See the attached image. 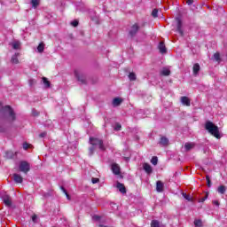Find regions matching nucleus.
I'll use <instances>...</instances> for the list:
<instances>
[{"label":"nucleus","mask_w":227,"mask_h":227,"mask_svg":"<svg viewBox=\"0 0 227 227\" xmlns=\"http://www.w3.org/2000/svg\"><path fill=\"white\" fill-rule=\"evenodd\" d=\"M0 118L8 120V121H15V112L11 106H3V104L0 103Z\"/></svg>","instance_id":"1"},{"label":"nucleus","mask_w":227,"mask_h":227,"mask_svg":"<svg viewBox=\"0 0 227 227\" xmlns=\"http://www.w3.org/2000/svg\"><path fill=\"white\" fill-rule=\"evenodd\" d=\"M205 129L209 134H211V136L216 137V139H221V137H223V135H221V131H219V127L215 126L214 122L210 121H206Z\"/></svg>","instance_id":"2"},{"label":"nucleus","mask_w":227,"mask_h":227,"mask_svg":"<svg viewBox=\"0 0 227 227\" xmlns=\"http://www.w3.org/2000/svg\"><path fill=\"white\" fill-rule=\"evenodd\" d=\"M90 143L92 145V146H98L99 150L102 152L106 150V146H104V141H102V139L90 137Z\"/></svg>","instance_id":"3"},{"label":"nucleus","mask_w":227,"mask_h":227,"mask_svg":"<svg viewBox=\"0 0 227 227\" xmlns=\"http://www.w3.org/2000/svg\"><path fill=\"white\" fill-rule=\"evenodd\" d=\"M29 169H31V165H29L27 161L23 160L20 162V171L27 175Z\"/></svg>","instance_id":"4"},{"label":"nucleus","mask_w":227,"mask_h":227,"mask_svg":"<svg viewBox=\"0 0 227 227\" xmlns=\"http://www.w3.org/2000/svg\"><path fill=\"white\" fill-rule=\"evenodd\" d=\"M137 31H139V24L135 23L131 26L129 34V35L134 36L135 35H137Z\"/></svg>","instance_id":"5"},{"label":"nucleus","mask_w":227,"mask_h":227,"mask_svg":"<svg viewBox=\"0 0 227 227\" xmlns=\"http://www.w3.org/2000/svg\"><path fill=\"white\" fill-rule=\"evenodd\" d=\"M89 17L93 22L98 24V16L97 15V12L94 10L89 11Z\"/></svg>","instance_id":"6"},{"label":"nucleus","mask_w":227,"mask_h":227,"mask_svg":"<svg viewBox=\"0 0 227 227\" xmlns=\"http://www.w3.org/2000/svg\"><path fill=\"white\" fill-rule=\"evenodd\" d=\"M176 22H177V25H176V31L177 33H179V35L181 36H184V29L182 28V20L180 18H177L176 19Z\"/></svg>","instance_id":"7"},{"label":"nucleus","mask_w":227,"mask_h":227,"mask_svg":"<svg viewBox=\"0 0 227 227\" xmlns=\"http://www.w3.org/2000/svg\"><path fill=\"white\" fill-rule=\"evenodd\" d=\"M2 200L6 207H12V197L10 195H3Z\"/></svg>","instance_id":"8"},{"label":"nucleus","mask_w":227,"mask_h":227,"mask_svg":"<svg viewBox=\"0 0 227 227\" xmlns=\"http://www.w3.org/2000/svg\"><path fill=\"white\" fill-rule=\"evenodd\" d=\"M143 169L144 171H145V173L147 175H152V173H153V168H152V166L148 163H144L143 164Z\"/></svg>","instance_id":"9"},{"label":"nucleus","mask_w":227,"mask_h":227,"mask_svg":"<svg viewBox=\"0 0 227 227\" xmlns=\"http://www.w3.org/2000/svg\"><path fill=\"white\" fill-rule=\"evenodd\" d=\"M196 143L194 142H187L184 144V150L185 152H191L193 148H195Z\"/></svg>","instance_id":"10"},{"label":"nucleus","mask_w":227,"mask_h":227,"mask_svg":"<svg viewBox=\"0 0 227 227\" xmlns=\"http://www.w3.org/2000/svg\"><path fill=\"white\" fill-rule=\"evenodd\" d=\"M116 187L121 194H127V189L125 188V185L123 184L117 182Z\"/></svg>","instance_id":"11"},{"label":"nucleus","mask_w":227,"mask_h":227,"mask_svg":"<svg viewBox=\"0 0 227 227\" xmlns=\"http://www.w3.org/2000/svg\"><path fill=\"white\" fill-rule=\"evenodd\" d=\"M4 157L5 159H14L15 157H17V152L14 153L12 150L6 151Z\"/></svg>","instance_id":"12"},{"label":"nucleus","mask_w":227,"mask_h":227,"mask_svg":"<svg viewBox=\"0 0 227 227\" xmlns=\"http://www.w3.org/2000/svg\"><path fill=\"white\" fill-rule=\"evenodd\" d=\"M159 145H160V146H168V145H169V139L166 137H161Z\"/></svg>","instance_id":"13"},{"label":"nucleus","mask_w":227,"mask_h":227,"mask_svg":"<svg viewBox=\"0 0 227 227\" xmlns=\"http://www.w3.org/2000/svg\"><path fill=\"white\" fill-rule=\"evenodd\" d=\"M200 68H201V67H200V64L196 63V64L193 65L192 70H193V75H194L195 77H198V75H199V74H200Z\"/></svg>","instance_id":"14"},{"label":"nucleus","mask_w":227,"mask_h":227,"mask_svg":"<svg viewBox=\"0 0 227 227\" xmlns=\"http://www.w3.org/2000/svg\"><path fill=\"white\" fill-rule=\"evenodd\" d=\"M158 49L161 54H166V44H164V42H160L158 45Z\"/></svg>","instance_id":"15"},{"label":"nucleus","mask_w":227,"mask_h":227,"mask_svg":"<svg viewBox=\"0 0 227 227\" xmlns=\"http://www.w3.org/2000/svg\"><path fill=\"white\" fill-rule=\"evenodd\" d=\"M74 75L80 82H84V78H82V75H81V71L79 69L74 70Z\"/></svg>","instance_id":"16"},{"label":"nucleus","mask_w":227,"mask_h":227,"mask_svg":"<svg viewBox=\"0 0 227 227\" xmlns=\"http://www.w3.org/2000/svg\"><path fill=\"white\" fill-rule=\"evenodd\" d=\"M181 104L189 107V106H191V100L189 99V98L184 96L181 98Z\"/></svg>","instance_id":"17"},{"label":"nucleus","mask_w":227,"mask_h":227,"mask_svg":"<svg viewBox=\"0 0 227 227\" xmlns=\"http://www.w3.org/2000/svg\"><path fill=\"white\" fill-rule=\"evenodd\" d=\"M112 171L114 175H120V166L116 163L112 164Z\"/></svg>","instance_id":"18"},{"label":"nucleus","mask_w":227,"mask_h":227,"mask_svg":"<svg viewBox=\"0 0 227 227\" xmlns=\"http://www.w3.org/2000/svg\"><path fill=\"white\" fill-rule=\"evenodd\" d=\"M156 191L157 192H162L164 191V184L160 181H157L156 183Z\"/></svg>","instance_id":"19"},{"label":"nucleus","mask_w":227,"mask_h":227,"mask_svg":"<svg viewBox=\"0 0 227 227\" xmlns=\"http://www.w3.org/2000/svg\"><path fill=\"white\" fill-rule=\"evenodd\" d=\"M14 182L16 184H22L23 178L20 174H13Z\"/></svg>","instance_id":"20"},{"label":"nucleus","mask_w":227,"mask_h":227,"mask_svg":"<svg viewBox=\"0 0 227 227\" xmlns=\"http://www.w3.org/2000/svg\"><path fill=\"white\" fill-rule=\"evenodd\" d=\"M10 45H12V49H14L15 51L20 49V42L19 41H13L10 43Z\"/></svg>","instance_id":"21"},{"label":"nucleus","mask_w":227,"mask_h":227,"mask_svg":"<svg viewBox=\"0 0 227 227\" xmlns=\"http://www.w3.org/2000/svg\"><path fill=\"white\" fill-rule=\"evenodd\" d=\"M11 62L14 65H17L19 63V53H15L14 55H12Z\"/></svg>","instance_id":"22"},{"label":"nucleus","mask_w":227,"mask_h":227,"mask_svg":"<svg viewBox=\"0 0 227 227\" xmlns=\"http://www.w3.org/2000/svg\"><path fill=\"white\" fill-rule=\"evenodd\" d=\"M161 75L168 76L171 74V71L168 67H163L160 71Z\"/></svg>","instance_id":"23"},{"label":"nucleus","mask_w":227,"mask_h":227,"mask_svg":"<svg viewBox=\"0 0 227 227\" xmlns=\"http://www.w3.org/2000/svg\"><path fill=\"white\" fill-rule=\"evenodd\" d=\"M32 8L36 9L40 6V0H31Z\"/></svg>","instance_id":"24"},{"label":"nucleus","mask_w":227,"mask_h":227,"mask_svg":"<svg viewBox=\"0 0 227 227\" xmlns=\"http://www.w3.org/2000/svg\"><path fill=\"white\" fill-rule=\"evenodd\" d=\"M43 84L44 88H51V82L46 77H43Z\"/></svg>","instance_id":"25"},{"label":"nucleus","mask_w":227,"mask_h":227,"mask_svg":"<svg viewBox=\"0 0 227 227\" xmlns=\"http://www.w3.org/2000/svg\"><path fill=\"white\" fill-rule=\"evenodd\" d=\"M121 102H122L121 98H114V100H113V106H120V104H121Z\"/></svg>","instance_id":"26"},{"label":"nucleus","mask_w":227,"mask_h":227,"mask_svg":"<svg viewBox=\"0 0 227 227\" xmlns=\"http://www.w3.org/2000/svg\"><path fill=\"white\" fill-rule=\"evenodd\" d=\"M217 192L219 194H224V192H226V186L224 185H220L218 188H217Z\"/></svg>","instance_id":"27"},{"label":"nucleus","mask_w":227,"mask_h":227,"mask_svg":"<svg viewBox=\"0 0 227 227\" xmlns=\"http://www.w3.org/2000/svg\"><path fill=\"white\" fill-rule=\"evenodd\" d=\"M151 227H160V223L158 220H153L151 222Z\"/></svg>","instance_id":"28"},{"label":"nucleus","mask_w":227,"mask_h":227,"mask_svg":"<svg viewBox=\"0 0 227 227\" xmlns=\"http://www.w3.org/2000/svg\"><path fill=\"white\" fill-rule=\"evenodd\" d=\"M214 60L217 61L219 63V61H221V55L219 54V52H216L213 55Z\"/></svg>","instance_id":"29"},{"label":"nucleus","mask_w":227,"mask_h":227,"mask_svg":"<svg viewBox=\"0 0 227 227\" xmlns=\"http://www.w3.org/2000/svg\"><path fill=\"white\" fill-rule=\"evenodd\" d=\"M151 162L153 163V166H157V163L159 162V158H157V156H153L151 159Z\"/></svg>","instance_id":"30"},{"label":"nucleus","mask_w":227,"mask_h":227,"mask_svg":"<svg viewBox=\"0 0 227 227\" xmlns=\"http://www.w3.org/2000/svg\"><path fill=\"white\" fill-rule=\"evenodd\" d=\"M43 49H45V45L43 44V43H41L38 46H37V51L38 52H43Z\"/></svg>","instance_id":"31"},{"label":"nucleus","mask_w":227,"mask_h":227,"mask_svg":"<svg viewBox=\"0 0 227 227\" xmlns=\"http://www.w3.org/2000/svg\"><path fill=\"white\" fill-rule=\"evenodd\" d=\"M194 226L201 227V226H203V223L201 222V220L196 219V220H194Z\"/></svg>","instance_id":"32"},{"label":"nucleus","mask_w":227,"mask_h":227,"mask_svg":"<svg viewBox=\"0 0 227 227\" xmlns=\"http://www.w3.org/2000/svg\"><path fill=\"white\" fill-rule=\"evenodd\" d=\"M152 15L154 19H157V17H159V10L157 9L153 10Z\"/></svg>","instance_id":"33"},{"label":"nucleus","mask_w":227,"mask_h":227,"mask_svg":"<svg viewBox=\"0 0 227 227\" xmlns=\"http://www.w3.org/2000/svg\"><path fill=\"white\" fill-rule=\"evenodd\" d=\"M129 81H136L137 76L134 73H129Z\"/></svg>","instance_id":"34"},{"label":"nucleus","mask_w":227,"mask_h":227,"mask_svg":"<svg viewBox=\"0 0 227 227\" xmlns=\"http://www.w3.org/2000/svg\"><path fill=\"white\" fill-rule=\"evenodd\" d=\"M183 198H184V200H186L187 201H192L191 195H187V193H183Z\"/></svg>","instance_id":"35"},{"label":"nucleus","mask_w":227,"mask_h":227,"mask_svg":"<svg viewBox=\"0 0 227 227\" xmlns=\"http://www.w3.org/2000/svg\"><path fill=\"white\" fill-rule=\"evenodd\" d=\"M206 180H207V187H212V181H210L209 176H206Z\"/></svg>","instance_id":"36"},{"label":"nucleus","mask_w":227,"mask_h":227,"mask_svg":"<svg viewBox=\"0 0 227 227\" xmlns=\"http://www.w3.org/2000/svg\"><path fill=\"white\" fill-rule=\"evenodd\" d=\"M62 192H64V194H66L67 200H70V195H68V192H67V190L65 189V187L61 186L60 187Z\"/></svg>","instance_id":"37"},{"label":"nucleus","mask_w":227,"mask_h":227,"mask_svg":"<svg viewBox=\"0 0 227 227\" xmlns=\"http://www.w3.org/2000/svg\"><path fill=\"white\" fill-rule=\"evenodd\" d=\"M71 26L77 27L79 26V21L77 20L71 21Z\"/></svg>","instance_id":"38"},{"label":"nucleus","mask_w":227,"mask_h":227,"mask_svg":"<svg viewBox=\"0 0 227 227\" xmlns=\"http://www.w3.org/2000/svg\"><path fill=\"white\" fill-rule=\"evenodd\" d=\"M100 219H102V217L98 215H95L92 216V221H100Z\"/></svg>","instance_id":"39"},{"label":"nucleus","mask_w":227,"mask_h":227,"mask_svg":"<svg viewBox=\"0 0 227 227\" xmlns=\"http://www.w3.org/2000/svg\"><path fill=\"white\" fill-rule=\"evenodd\" d=\"M121 124L115 123L114 125V130H121Z\"/></svg>","instance_id":"40"},{"label":"nucleus","mask_w":227,"mask_h":227,"mask_svg":"<svg viewBox=\"0 0 227 227\" xmlns=\"http://www.w3.org/2000/svg\"><path fill=\"white\" fill-rule=\"evenodd\" d=\"M93 152H95V145H92L91 147H90L89 154L90 155H93Z\"/></svg>","instance_id":"41"},{"label":"nucleus","mask_w":227,"mask_h":227,"mask_svg":"<svg viewBox=\"0 0 227 227\" xmlns=\"http://www.w3.org/2000/svg\"><path fill=\"white\" fill-rule=\"evenodd\" d=\"M33 223H38V216L36 215H32Z\"/></svg>","instance_id":"42"},{"label":"nucleus","mask_w":227,"mask_h":227,"mask_svg":"<svg viewBox=\"0 0 227 227\" xmlns=\"http://www.w3.org/2000/svg\"><path fill=\"white\" fill-rule=\"evenodd\" d=\"M100 180L98 178L92 177L91 182L92 184H98Z\"/></svg>","instance_id":"43"},{"label":"nucleus","mask_w":227,"mask_h":227,"mask_svg":"<svg viewBox=\"0 0 227 227\" xmlns=\"http://www.w3.org/2000/svg\"><path fill=\"white\" fill-rule=\"evenodd\" d=\"M193 3H194V0H187V1H186V4H188V6L192 5Z\"/></svg>","instance_id":"44"},{"label":"nucleus","mask_w":227,"mask_h":227,"mask_svg":"<svg viewBox=\"0 0 227 227\" xmlns=\"http://www.w3.org/2000/svg\"><path fill=\"white\" fill-rule=\"evenodd\" d=\"M23 148H24L25 150H27V148H29V144L24 143V144H23Z\"/></svg>","instance_id":"45"},{"label":"nucleus","mask_w":227,"mask_h":227,"mask_svg":"<svg viewBox=\"0 0 227 227\" xmlns=\"http://www.w3.org/2000/svg\"><path fill=\"white\" fill-rule=\"evenodd\" d=\"M32 114L33 116H38V113L35 109L32 110Z\"/></svg>","instance_id":"46"},{"label":"nucleus","mask_w":227,"mask_h":227,"mask_svg":"<svg viewBox=\"0 0 227 227\" xmlns=\"http://www.w3.org/2000/svg\"><path fill=\"white\" fill-rule=\"evenodd\" d=\"M47 136V132H43L39 135V137H45Z\"/></svg>","instance_id":"47"},{"label":"nucleus","mask_w":227,"mask_h":227,"mask_svg":"<svg viewBox=\"0 0 227 227\" xmlns=\"http://www.w3.org/2000/svg\"><path fill=\"white\" fill-rule=\"evenodd\" d=\"M213 205H215L216 207H219V201L218 200H213Z\"/></svg>","instance_id":"48"},{"label":"nucleus","mask_w":227,"mask_h":227,"mask_svg":"<svg viewBox=\"0 0 227 227\" xmlns=\"http://www.w3.org/2000/svg\"><path fill=\"white\" fill-rule=\"evenodd\" d=\"M33 84H35V80H29V85L33 86Z\"/></svg>","instance_id":"49"},{"label":"nucleus","mask_w":227,"mask_h":227,"mask_svg":"<svg viewBox=\"0 0 227 227\" xmlns=\"http://www.w3.org/2000/svg\"><path fill=\"white\" fill-rule=\"evenodd\" d=\"M205 200H207V197H204L200 200V202L203 203V201H205Z\"/></svg>","instance_id":"50"}]
</instances>
